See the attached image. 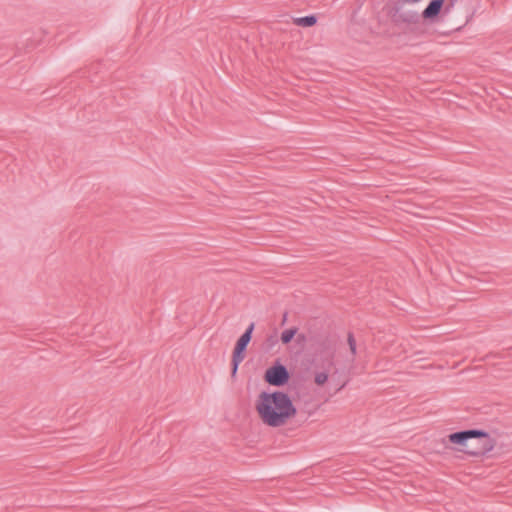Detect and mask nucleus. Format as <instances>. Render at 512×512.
<instances>
[{
  "instance_id": "f03ea898",
  "label": "nucleus",
  "mask_w": 512,
  "mask_h": 512,
  "mask_svg": "<svg viewBox=\"0 0 512 512\" xmlns=\"http://www.w3.org/2000/svg\"><path fill=\"white\" fill-rule=\"evenodd\" d=\"M447 439L450 443L463 447L459 451L472 457L485 456L496 444V440L487 431L477 428L450 433Z\"/></svg>"
},
{
  "instance_id": "0eeeda50",
  "label": "nucleus",
  "mask_w": 512,
  "mask_h": 512,
  "mask_svg": "<svg viewBox=\"0 0 512 512\" xmlns=\"http://www.w3.org/2000/svg\"><path fill=\"white\" fill-rule=\"evenodd\" d=\"M246 355V350L241 348L234 347L232 352V360H231V377L235 378L237 375L238 367L240 363L244 360Z\"/></svg>"
},
{
  "instance_id": "2eb2a0df",
  "label": "nucleus",
  "mask_w": 512,
  "mask_h": 512,
  "mask_svg": "<svg viewBox=\"0 0 512 512\" xmlns=\"http://www.w3.org/2000/svg\"><path fill=\"white\" fill-rule=\"evenodd\" d=\"M476 13H477L476 7H473L471 10H469V12L467 13V16H466L465 24H468L473 19V17L476 15Z\"/></svg>"
},
{
  "instance_id": "20e7f679",
  "label": "nucleus",
  "mask_w": 512,
  "mask_h": 512,
  "mask_svg": "<svg viewBox=\"0 0 512 512\" xmlns=\"http://www.w3.org/2000/svg\"><path fill=\"white\" fill-rule=\"evenodd\" d=\"M291 378L288 368L277 359L265 370L264 381L274 387H283L288 384Z\"/></svg>"
},
{
  "instance_id": "1a4fd4ad",
  "label": "nucleus",
  "mask_w": 512,
  "mask_h": 512,
  "mask_svg": "<svg viewBox=\"0 0 512 512\" xmlns=\"http://www.w3.org/2000/svg\"><path fill=\"white\" fill-rule=\"evenodd\" d=\"M317 16L315 14H310L303 17H297L293 19V23L300 27H312L317 23Z\"/></svg>"
},
{
  "instance_id": "4468645a",
  "label": "nucleus",
  "mask_w": 512,
  "mask_h": 512,
  "mask_svg": "<svg viewBox=\"0 0 512 512\" xmlns=\"http://www.w3.org/2000/svg\"><path fill=\"white\" fill-rule=\"evenodd\" d=\"M454 4H455V0H449V3L446 6H445V4L443 5V12H442L443 18L449 14V12L453 8Z\"/></svg>"
},
{
  "instance_id": "6e6552de",
  "label": "nucleus",
  "mask_w": 512,
  "mask_h": 512,
  "mask_svg": "<svg viewBox=\"0 0 512 512\" xmlns=\"http://www.w3.org/2000/svg\"><path fill=\"white\" fill-rule=\"evenodd\" d=\"M255 328V323L251 322L244 333L237 339L235 346L237 348H241L243 350H247V347L252 339L253 331Z\"/></svg>"
},
{
  "instance_id": "dca6fc26",
  "label": "nucleus",
  "mask_w": 512,
  "mask_h": 512,
  "mask_svg": "<svg viewBox=\"0 0 512 512\" xmlns=\"http://www.w3.org/2000/svg\"><path fill=\"white\" fill-rule=\"evenodd\" d=\"M295 337H296V343L299 345H302L307 341V337L303 333H299V334L297 333V335Z\"/></svg>"
},
{
  "instance_id": "9b49d317",
  "label": "nucleus",
  "mask_w": 512,
  "mask_h": 512,
  "mask_svg": "<svg viewBox=\"0 0 512 512\" xmlns=\"http://www.w3.org/2000/svg\"><path fill=\"white\" fill-rule=\"evenodd\" d=\"M297 332H298V328L296 326H293V327H290L286 330H284L281 335H280V341L284 344V345H287L289 344L293 338L297 335Z\"/></svg>"
},
{
  "instance_id": "ddd939ff",
  "label": "nucleus",
  "mask_w": 512,
  "mask_h": 512,
  "mask_svg": "<svg viewBox=\"0 0 512 512\" xmlns=\"http://www.w3.org/2000/svg\"><path fill=\"white\" fill-rule=\"evenodd\" d=\"M347 343L349 345V349L351 351V354L353 356L357 353V345H356V339L354 337V334L352 332H348L347 334Z\"/></svg>"
},
{
  "instance_id": "aec40b11",
  "label": "nucleus",
  "mask_w": 512,
  "mask_h": 512,
  "mask_svg": "<svg viewBox=\"0 0 512 512\" xmlns=\"http://www.w3.org/2000/svg\"><path fill=\"white\" fill-rule=\"evenodd\" d=\"M469 443L472 444V447H477L479 446V442L477 440H473V441H470Z\"/></svg>"
},
{
  "instance_id": "423d86ee",
  "label": "nucleus",
  "mask_w": 512,
  "mask_h": 512,
  "mask_svg": "<svg viewBox=\"0 0 512 512\" xmlns=\"http://www.w3.org/2000/svg\"><path fill=\"white\" fill-rule=\"evenodd\" d=\"M445 0H430L424 10L419 14L425 24H436L443 20L442 12Z\"/></svg>"
},
{
  "instance_id": "a211bd4d",
  "label": "nucleus",
  "mask_w": 512,
  "mask_h": 512,
  "mask_svg": "<svg viewBox=\"0 0 512 512\" xmlns=\"http://www.w3.org/2000/svg\"><path fill=\"white\" fill-rule=\"evenodd\" d=\"M287 316H288V313H287V312H284L283 317H282V322H281V324H282V325H284V324L286 323V321H287Z\"/></svg>"
},
{
  "instance_id": "f8f14e48",
  "label": "nucleus",
  "mask_w": 512,
  "mask_h": 512,
  "mask_svg": "<svg viewBox=\"0 0 512 512\" xmlns=\"http://www.w3.org/2000/svg\"><path fill=\"white\" fill-rule=\"evenodd\" d=\"M331 367H328L327 366V369H325L324 371H321V372H316L315 375H314V383L317 385V386H323L324 384L327 383L328 379H329V369Z\"/></svg>"
},
{
  "instance_id": "f257e3e1",
  "label": "nucleus",
  "mask_w": 512,
  "mask_h": 512,
  "mask_svg": "<svg viewBox=\"0 0 512 512\" xmlns=\"http://www.w3.org/2000/svg\"><path fill=\"white\" fill-rule=\"evenodd\" d=\"M255 409L262 423L272 428L285 425L298 411L291 396L282 390L260 392Z\"/></svg>"
},
{
  "instance_id": "f3484780",
  "label": "nucleus",
  "mask_w": 512,
  "mask_h": 512,
  "mask_svg": "<svg viewBox=\"0 0 512 512\" xmlns=\"http://www.w3.org/2000/svg\"><path fill=\"white\" fill-rule=\"evenodd\" d=\"M347 383H348V380H345L342 383L337 382L336 383L337 387L335 389V393L341 391L347 385Z\"/></svg>"
},
{
  "instance_id": "6ab92c4d",
  "label": "nucleus",
  "mask_w": 512,
  "mask_h": 512,
  "mask_svg": "<svg viewBox=\"0 0 512 512\" xmlns=\"http://www.w3.org/2000/svg\"><path fill=\"white\" fill-rule=\"evenodd\" d=\"M339 370L338 369H335L331 375V378H332V382H335V377L336 375L338 374Z\"/></svg>"
},
{
  "instance_id": "9d476101",
  "label": "nucleus",
  "mask_w": 512,
  "mask_h": 512,
  "mask_svg": "<svg viewBox=\"0 0 512 512\" xmlns=\"http://www.w3.org/2000/svg\"><path fill=\"white\" fill-rule=\"evenodd\" d=\"M278 333L275 330L272 334L268 335L263 343V350L267 353L271 352L279 342Z\"/></svg>"
},
{
  "instance_id": "7ed1b4c3",
  "label": "nucleus",
  "mask_w": 512,
  "mask_h": 512,
  "mask_svg": "<svg viewBox=\"0 0 512 512\" xmlns=\"http://www.w3.org/2000/svg\"><path fill=\"white\" fill-rule=\"evenodd\" d=\"M405 4L406 3L401 0H388L382 8V11L396 27L420 23L419 13L414 10H405Z\"/></svg>"
},
{
  "instance_id": "39448f33",
  "label": "nucleus",
  "mask_w": 512,
  "mask_h": 512,
  "mask_svg": "<svg viewBox=\"0 0 512 512\" xmlns=\"http://www.w3.org/2000/svg\"><path fill=\"white\" fill-rule=\"evenodd\" d=\"M313 347L315 355H322L323 364H328V367L334 366V358L336 353V341L329 336H318L313 338Z\"/></svg>"
},
{
  "instance_id": "412c9836",
  "label": "nucleus",
  "mask_w": 512,
  "mask_h": 512,
  "mask_svg": "<svg viewBox=\"0 0 512 512\" xmlns=\"http://www.w3.org/2000/svg\"><path fill=\"white\" fill-rule=\"evenodd\" d=\"M461 29H462V26H459V27H457V28H454L452 31H459V30H461Z\"/></svg>"
}]
</instances>
